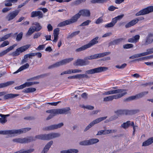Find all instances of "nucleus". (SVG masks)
Here are the masks:
<instances>
[{"label": "nucleus", "mask_w": 153, "mask_h": 153, "mask_svg": "<svg viewBox=\"0 0 153 153\" xmlns=\"http://www.w3.org/2000/svg\"><path fill=\"white\" fill-rule=\"evenodd\" d=\"M153 143V137L150 138L144 142L142 144V146H148Z\"/></svg>", "instance_id": "25"}, {"label": "nucleus", "mask_w": 153, "mask_h": 153, "mask_svg": "<svg viewBox=\"0 0 153 153\" xmlns=\"http://www.w3.org/2000/svg\"><path fill=\"white\" fill-rule=\"evenodd\" d=\"M123 16L124 15L122 14L118 16H117L113 18L112 19L116 23L117 22L118 20H121L123 18Z\"/></svg>", "instance_id": "43"}, {"label": "nucleus", "mask_w": 153, "mask_h": 153, "mask_svg": "<svg viewBox=\"0 0 153 153\" xmlns=\"http://www.w3.org/2000/svg\"><path fill=\"white\" fill-rule=\"evenodd\" d=\"M83 59H78L74 62V65L76 66H83Z\"/></svg>", "instance_id": "34"}, {"label": "nucleus", "mask_w": 153, "mask_h": 153, "mask_svg": "<svg viewBox=\"0 0 153 153\" xmlns=\"http://www.w3.org/2000/svg\"><path fill=\"white\" fill-rule=\"evenodd\" d=\"M103 21V20L102 17H99L98 19L95 22V23L97 24H100L102 23Z\"/></svg>", "instance_id": "55"}, {"label": "nucleus", "mask_w": 153, "mask_h": 153, "mask_svg": "<svg viewBox=\"0 0 153 153\" xmlns=\"http://www.w3.org/2000/svg\"><path fill=\"white\" fill-rule=\"evenodd\" d=\"M82 71L80 69H72V73H80Z\"/></svg>", "instance_id": "63"}, {"label": "nucleus", "mask_w": 153, "mask_h": 153, "mask_svg": "<svg viewBox=\"0 0 153 153\" xmlns=\"http://www.w3.org/2000/svg\"><path fill=\"white\" fill-rule=\"evenodd\" d=\"M152 53H153V48L147 50L146 52L142 53L143 56Z\"/></svg>", "instance_id": "44"}, {"label": "nucleus", "mask_w": 153, "mask_h": 153, "mask_svg": "<svg viewBox=\"0 0 153 153\" xmlns=\"http://www.w3.org/2000/svg\"><path fill=\"white\" fill-rule=\"evenodd\" d=\"M12 1L10 0H6L4 5L6 7H10L12 5Z\"/></svg>", "instance_id": "46"}, {"label": "nucleus", "mask_w": 153, "mask_h": 153, "mask_svg": "<svg viewBox=\"0 0 153 153\" xmlns=\"http://www.w3.org/2000/svg\"><path fill=\"white\" fill-rule=\"evenodd\" d=\"M107 118V117H100L96 119L91 122L85 129L84 131H86L88 130L90 128L93 126L95 124H97L102 121L106 119Z\"/></svg>", "instance_id": "8"}, {"label": "nucleus", "mask_w": 153, "mask_h": 153, "mask_svg": "<svg viewBox=\"0 0 153 153\" xmlns=\"http://www.w3.org/2000/svg\"><path fill=\"white\" fill-rule=\"evenodd\" d=\"M134 45L131 44H127L123 45V48L125 49H128L132 48Z\"/></svg>", "instance_id": "48"}, {"label": "nucleus", "mask_w": 153, "mask_h": 153, "mask_svg": "<svg viewBox=\"0 0 153 153\" xmlns=\"http://www.w3.org/2000/svg\"><path fill=\"white\" fill-rule=\"evenodd\" d=\"M133 127V133H134L135 132L137 131L138 130V127L137 126H134V125L131 126Z\"/></svg>", "instance_id": "59"}, {"label": "nucleus", "mask_w": 153, "mask_h": 153, "mask_svg": "<svg viewBox=\"0 0 153 153\" xmlns=\"http://www.w3.org/2000/svg\"><path fill=\"white\" fill-rule=\"evenodd\" d=\"M78 78L79 77L78 76V74L75 75L69 76L68 77V78L69 79H78Z\"/></svg>", "instance_id": "61"}, {"label": "nucleus", "mask_w": 153, "mask_h": 153, "mask_svg": "<svg viewBox=\"0 0 153 153\" xmlns=\"http://www.w3.org/2000/svg\"><path fill=\"white\" fill-rule=\"evenodd\" d=\"M36 30L34 29L33 26L30 27L26 35L27 36H30Z\"/></svg>", "instance_id": "37"}, {"label": "nucleus", "mask_w": 153, "mask_h": 153, "mask_svg": "<svg viewBox=\"0 0 153 153\" xmlns=\"http://www.w3.org/2000/svg\"><path fill=\"white\" fill-rule=\"evenodd\" d=\"M19 11L17 10L9 13L6 17V19L10 21L14 19L18 14Z\"/></svg>", "instance_id": "14"}, {"label": "nucleus", "mask_w": 153, "mask_h": 153, "mask_svg": "<svg viewBox=\"0 0 153 153\" xmlns=\"http://www.w3.org/2000/svg\"><path fill=\"white\" fill-rule=\"evenodd\" d=\"M78 152V150L77 149H70L60 151L61 153H77Z\"/></svg>", "instance_id": "26"}, {"label": "nucleus", "mask_w": 153, "mask_h": 153, "mask_svg": "<svg viewBox=\"0 0 153 153\" xmlns=\"http://www.w3.org/2000/svg\"><path fill=\"white\" fill-rule=\"evenodd\" d=\"M111 53L110 52H105L95 54L96 59L101 58L109 55Z\"/></svg>", "instance_id": "32"}, {"label": "nucleus", "mask_w": 153, "mask_h": 153, "mask_svg": "<svg viewBox=\"0 0 153 153\" xmlns=\"http://www.w3.org/2000/svg\"><path fill=\"white\" fill-rule=\"evenodd\" d=\"M153 11V6H149L142 9L136 13V16L143 15L148 14Z\"/></svg>", "instance_id": "10"}, {"label": "nucleus", "mask_w": 153, "mask_h": 153, "mask_svg": "<svg viewBox=\"0 0 153 153\" xmlns=\"http://www.w3.org/2000/svg\"><path fill=\"white\" fill-rule=\"evenodd\" d=\"M59 29L58 28H56L55 29L53 30V37L58 38L59 32Z\"/></svg>", "instance_id": "45"}, {"label": "nucleus", "mask_w": 153, "mask_h": 153, "mask_svg": "<svg viewBox=\"0 0 153 153\" xmlns=\"http://www.w3.org/2000/svg\"><path fill=\"white\" fill-rule=\"evenodd\" d=\"M47 28L48 29V31H50L53 30V28L52 25L50 24H49L48 25Z\"/></svg>", "instance_id": "64"}, {"label": "nucleus", "mask_w": 153, "mask_h": 153, "mask_svg": "<svg viewBox=\"0 0 153 153\" xmlns=\"http://www.w3.org/2000/svg\"><path fill=\"white\" fill-rule=\"evenodd\" d=\"M108 69V68L105 67H100L94 69L86 71L85 74H78V79L82 78H88L89 77L87 74H92L95 73H99L105 71Z\"/></svg>", "instance_id": "2"}, {"label": "nucleus", "mask_w": 153, "mask_h": 153, "mask_svg": "<svg viewBox=\"0 0 153 153\" xmlns=\"http://www.w3.org/2000/svg\"><path fill=\"white\" fill-rule=\"evenodd\" d=\"M38 83L37 82H26L24 84L20 85L19 86H17L15 88L17 90H19L22 89L26 86H29L32 85L36 84Z\"/></svg>", "instance_id": "15"}, {"label": "nucleus", "mask_w": 153, "mask_h": 153, "mask_svg": "<svg viewBox=\"0 0 153 153\" xmlns=\"http://www.w3.org/2000/svg\"><path fill=\"white\" fill-rule=\"evenodd\" d=\"M80 16L82 15L84 16H89L90 15V12L88 10H80L78 13Z\"/></svg>", "instance_id": "21"}, {"label": "nucleus", "mask_w": 153, "mask_h": 153, "mask_svg": "<svg viewBox=\"0 0 153 153\" xmlns=\"http://www.w3.org/2000/svg\"><path fill=\"white\" fill-rule=\"evenodd\" d=\"M134 125V122L128 121L126 122L123 123L120 126V127L124 129H126L130 126Z\"/></svg>", "instance_id": "19"}, {"label": "nucleus", "mask_w": 153, "mask_h": 153, "mask_svg": "<svg viewBox=\"0 0 153 153\" xmlns=\"http://www.w3.org/2000/svg\"><path fill=\"white\" fill-rule=\"evenodd\" d=\"M63 126V123H61L53 125L48 126L45 128V129L47 130H54L59 128Z\"/></svg>", "instance_id": "17"}, {"label": "nucleus", "mask_w": 153, "mask_h": 153, "mask_svg": "<svg viewBox=\"0 0 153 153\" xmlns=\"http://www.w3.org/2000/svg\"><path fill=\"white\" fill-rule=\"evenodd\" d=\"M140 36L137 35L133 37L132 38H129L128 39V41L130 43H136L138 42L140 39Z\"/></svg>", "instance_id": "24"}, {"label": "nucleus", "mask_w": 153, "mask_h": 153, "mask_svg": "<svg viewBox=\"0 0 153 153\" xmlns=\"http://www.w3.org/2000/svg\"><path fill=\"white\" fill-rule=\"evenodd\" d=\"M73 59V58H68L64 59L59 62H56L55 64L50 66L49 67V68H54L57 67L61 65H65L72 61Z\"/></svg>", "instance_id": "6"}, {"label": "nucleus", "mask_w": 153, "mask_h": 153, "mask_svg": "<svg viewBox=\"0 0 153 153\" xmlns=\"http://www.w3.org/2000/svg\"><path fill=\"white\" fill-rule=\"evenodd\" d=\"M7 121L6 119L4 118V117H2L0 118V123L4 124Z\"/></svg>", "instance_id": "56"}, {"label": "nucleus", "mask_w": 153, "mask_h": 153, "mask_svg": "<svg viewBox=\"0 0 153 153\" xmlns=\"http://www.w3.org/2000/svg\"><path fill=\"white\" fill-rule=\"evenodd\" d=\"M53 141H51L45 146L41 153H47L48 151L51 146L52 145Z\"/></svg>", "instance_id": "20"}, {"label": "nucleus", "mask_w": 153, "mask_h": 153, "mask_svg": "<svg viewBox=\"0 0 153 153\" xmlns=\"http://www.w3.org/2000/svg\"><path fill=\"white\" fill-rule=\"evenodd\" d=\"M30 45H27L22 46L17 49L16 51L12 52L10 54V55L13 56H18L21 53L24 52L26 50L30 47Z\"/></svg>", "instance_id": "7"}, {"label": "nucleus", "mask_w": 153, "mask_h": 153, "mask_svg": "<svg viewBox=\"0 0 153 153\" xmlns=\"http://www.w3.org/2000/svg\"><path fill=\"white\" fill-rule=\"evenodd\" d=\"M137 23V20H135L134 19L126 24L125 25V27L126 28H129L134 25Z\"/></svg>", "instance_id": "31"}, {"label": "nucleus", "mask_w": 153, "mask_h": 153, "mask_svg": "<svg viewBox=\"0 0 153 153\" xmlns=\"http://www.w3.org/2000/svg\"><path fill=\"white\" fill-rule=\"evenodd\" d=\"M30 128H27L18 130H12L6 131H0V134H18L25 133L29 131Z\"/></svg>", "instance_id": "4"}, {"label": "nucleus", "mask_w": 153, "mask_h": 153, "mask_svg": "<svg viewBox=\"0 0 153 153\" xmlns=\"http://www.w3.org/2000/svg\"><path fill=\"white\" fill-rule=\"evenodd\" d=\"M38 16L39 19L42 18L43 16V14L40 11H33L31 13V17L33 18Z\"/></svg>", "instance_id": "18"}, {"label": "nucleus", "mask_w": 153, "mask_h": 153, "mask_svg": "<svg viewBox=\"0 0 153 153\" xmlns=\"http://www.w3.org/2000/svg\"><path fill=\"white\" fill-rule=\"evenodd\" d=\"M8 52L7 49L4 50L0 53V56H2L6 54Z\"/></svg>", "instance_id": "60"}, {"label": "nucleus", "mask_w": 153, "mask_h": 153, "mask_svg": "<svg viewBox=\"0 0 153 153\" xmlns=\"http://www.w3.org/2000/svg\"><path fill=\"white\" fill-rule=\"evenodd\" d=\"M142 56H143V53H138L134 54L129 57L130 59H134L135 58H137L140 57Z\"/></svg>", "instance_id": "41"}, {"label": "nucleus", "mask_w": 153, "mask_h": 153, "mask_svg": "<svg viewBox=\"0 0 153 153\" xmlns=\"http://www.w3.org/2000/svg\"><path fill=\"white\" fill-rule=\"evenodd\" d=\"M118 118V117L116 115H114L111 116L109 118L108 121H112V120L116 119Z\"/></svg>", "instance_id": "57"}, {"label": "nucleus", "mask_w": 153, "mask_h": 153, "mask_svg": "<svg viewBox=\"0 0 153 153\" xmlns=\"http://www.w3.org/2000/svg\"><path fill=\"white\" fill-rule=\"evenodd\" d=\"M80 33L79 31H75L71 33L70 34H69L67 38L68 39L71 38L72 37L75 36H76L78 35Z\"/></svg>", "instance_id": "38"}, {"label": "nucleus", "mask_w": 153, "mask_h": 153, "mask_svg": "<svg viewBox=\"0 0 153 153\" xmlns=\"http://www.w3.org/2000/svg\"><path fill=\"white\" fill-rule=\"evenodd\" d=\"M83 66L88 65L90 63V62L85 58L83 59Z\"/></svg>", "instance_id": "54"}, {"label": "nucleus", "mask_w": 153, "mask_h": 153, "mask_svg": "<svg viewBox=\"0 0 153 153\" xmlns=\"http://www.w3.org/2000/svg\"><path fill=\"white\" fill-rule=\"evenodd\" d=\"M19 95V94H7L5 95L4 97V98L5 100H7L9 99H11L15 98Z\"/></svg>", "instance_id": "27"}, {"label": "nucleus", "mask_w": 153, "mask_h": 153, "mask_svg": "<svg viewBox=\"0 0 153 153\" xmlns=\"http://www.w3.org/2000/svg\"><path fill=\"white\" fill-rule=\"evenodd\" d=\"M34 151V149H28L27 150L22 151V150H20L21 153H31Z\"/></svg>", "instance_id": "51"}, {"label": "nucleus", "mask_w": 153, "mask_h": 153, "mask_svg": "<svg viewBox=\"0 0 153 153\" xmlns=\"http://www.w3.org/2000/svg\"><path fill=\"white\" fill-rule=\"evenodd\" d=\"M12 33H10L7 34L3 36L0 37V42L4 41V40H6L9 38L11 36Z\"/></svg>", "instance_id": "35"}, {"label": "nucleus", "mask_w": 153, "mask_h": 153, "mask_svg": "<svg viewBox=\"0 0 153 153\" xmlns=\"http://www.w3.org/2000/svg\"><path fill=\"white\" fill-rule=\"evenodd\" d=\"M41 35V33L40 32H38L33 35V39H36L39 37Z\"/></svg>", "instance_id": "58"}, {"label": "nucleus", "mask_w": 153, "mask_h": 153, "mask_svg": "<svg viewBox=\"0 0 153 153\" xmlns=\"http://www.w3.org/2000/svg\"><path fill=\"white\" fill-rule=\"evenodd\" d=\"M14 83L13 81H10L4 83L0 84V88H4L11 85Z\"/></svg>", "instance_id": "30"}, {"label": "nucleus", "mask_w": 153, "mask_h": 153, "mask_svg": "<svg viewBox=\"0 0 153 153\" xmlns=\"http://www.w3.org/2000/svg\"><path fill=\"white\" fill-rule=\"evenodd\" d=\"M117 130L116 129L107 130L104 129L101 130L98 132L97 134H109L116 133Z\"/></svg>", "instance_id": "16"}, {"label": "nucleus", "mask_w": 153, "mask_h": 153, "mask_svg": "<svg viewBox=\"0 0 153 153\" xmlns=\"http://www.w3.org/2000/svg\"><path fill=\"white\" fill-rule=\"evenodd\" d=\"M99 39V37L98 36H97L94 39H93L91 40L90 42L87 44V45L88 48H90L91 47L93 46L95 44H96L98 43V39Z\"/></svg>", "instance_id": "22"}, {"label": "nucleus", "mask_w": 153, "mask_h": 153, "mask_svg": "<svg viewBox=\"0 0 153 153\" xmlns=\"http://www.w3.org/2000/svg\"><path fill=\"white\" fill-rule=\"evenodd\" d=\"M17 45V44H15L13 45L12 46H10L8 48H7L6 49L8 53L10 51L12 50Z\"/></svg>", "instance_id": "52"}, {"label": "nucleus", "mask_w": 153, "mask_h": 153, "mask_svg": "<svg viewBox=\"0 0 153 153\" xmlns=\"http://www.w3.org/2000/svg\"><path fill=\"white\" fill-rule=\"evenodd\" d=\"M11 9V8L10 7H5L2 10L3 13H5Z\"/></svg>", "instance_id": "62"}, {"label": "nucleus", "mask_w": 153, "mask_h": 153, "mask_svg": "<svg viewBox=\"0 0 153 153\" xmlns=\"http://www.w3.org/2000/svg\"><path fill=\"white\" fill-rule=\"evenodd\" d=\"M91 22V21L90 20H88L86 21H85L81 24L80 26H84L85 25H88Z\"/></svg>", "instance_id": "53"}, {"label": "nucleus", "mask_w": 153, "mask_h": 153, "mask_svg": "<svg viewBox=\"0 0 153 153\" xmlns=\"http://www.w3.org/2000/svg\"><path fill=\"white\" fill-rule=\"evenodd\" d=\"M34 28L36 31H38L41 30L42 28V27L40 25L39 23L37 22H35L33 24Z\"/></svg>", "instance_id": "29"}, {"label": "nucleus", "mask_w": 153, "mask_h": 153, "mask_svg": "<svg viewBox=\"0 0 153 153\" xmlns=\"http://www.w3.org/2000/svg\"><path fill=\"white\" fill-rule=\"evenodd\" d=\"M125 95V94H117L116 95L108 96L103 98V101L108 102L114 99H117Z\"/></svg>", "instance_id": "12"}, {"label": "nucleus", "mask_w": 153, "mask_h": 153, "mask_svg": "<svg viewBox=\"0 0 153 153\" xmlns=\"http://www.w3.org/2000/svg\"><path fill=\"white\" fill-rule=\"evenodd\" d=\"M116 23L112 19V21L110 23H108L105 25V27H113Z\"/></svg>", "instance_id": "39"}, {"label": "nucleus", "mask_w": 153, "mask_h": 153, "mask_svg": "<svg viewBox=\"0 0 153 153\" xmlns=\"http://www.w3.org/2000/svg\"><path fill=\"white\" fill-rule=\"evenodd\" d=\"M88 47L87 45H85L77 49L76 51V52H80L84 50H86V49L88 48Z\"/></svg>", "instance_id": "40"}, {"label": "nucleus", "mask_w": 153, "mask_h": 153, "mask_svg": "<svg viewBox=\"0 0 153 153\" xmlns=\"http://www.w3.org/2000/svg\"><path fill=\"white\" fill-rule=\"evenodd\" d=\"M23 35V33L22 32H20L17 36L16 38V41H20L22 38Z\"/></svg>", "instance_id": "50"}, {"label": "nucleus", "mask_w": 153, "mask_h": 153, "mask_svg": "<svg viewBox=\"0 0 153 153\" xmlns=\"http://www.w3.org/2000/svg\"><path fill=\"white\" fill-rule=\"evenodd\" d=\"M97 138H92L89 140H86L80 142L79 144L82 146H89L96 143L99 142Z\"/></svg>", "instance_id": "9"}, {"label": "nucleus", "mask_w": 153, "mask_h": 153, "mask_svg": "<svg viewBox=\"0 0 153 153\" xmlns=\"http://www.w3.org/2000/svg\"><path fill=\"white\" fill-rule=\"evenodd\" d=\"M36 56V54L35 53H30L25 55V58H32V56Z\"/></svg>", "instance_id": "47"}, {"label": "nucleus", "mask_w": 153, "mask_h": 153, "mask_svg": "<svg viewBox=\"0 0 153 153\" xmlns=\"http://www.w3.org/2000/svg\"><path fill=\"white\" fill-rule=\"evenodd\" d=\"M79 17L80 16L77 13L73 16L71 19L60 22L58 25V26L59 27H62L74 23L77 21Z\"/></svg>", "instance_id": "5"}, {"label": "nucleus", "mask_w": 153, "mask_h": 153, "mask_svg": "<svg viewBox=\"0 0 153 153\" xmlns=\"http://www.w3.org/2000/svg\"><path fill=\"white\" fill-rule=\"evenodd\" d=\"M60 134H39L35 137H28L24 138H17L13 140L14 142L20 143H27L38 139L49 140L60 136Z\"/></svg>", "instance_id": "1"}, {"label": "nucleus", "mask_w": 153, "mask_h": 153, "mask_svg": "<svg viewBox=\"0 0 153 153\" xmlns=\"http://www.w3.org/2000/svg\"><path fill=\"white\" fill-rule=\"evenodd\" d=\"M126 91L127 90L126 89H119L105 92L103 94L107 95L117 94H120L124 93L125 95L127 93Z\"/></svg>", "instance_id": "11"}, {"label": "nucleus", "mask_w": 153, "mask_h": 153, "mask_svg": "<svg viewBox=\"0 0 153 153\" xmlns=\"http://www.w3.org/2000/svg\"><path fill=\"white\" fill-rule=\"evenodd\" d=\"M153 34H149L146 38V40L144 45H147L149 44L152 43L153 42Z\"/></svg>", "instance_id": "23"}, {"label": "nucleus", "mask_w": 153, "mask_h": 153, "mask_svg": "<svg viewBox=\"0 0 153 153\" xmlns=\"http://www.w3.org/2000/svg\"><path fill=\"white\" fill-rule=\"evenodd\" d=\"M148 93V92H143L138 94L136 95V97H137V99L141 98L143 97L144 95L147 94Z\"/></svg>", "instance_id": "42"}, {"label": "nucleus", "mask_w": 153, "mask_h": 153, "mask_svg": "<svg viewBox=\"0 0 153 153\" xmlns=\"http://www.w3.org/2000/svg\"><path fill=\"white\" fill-rule=\"evenodd\" d=\"M36 91V89L34 88H26L23 90V92L25 93L32 92Z\"/></svg>", "instance_id": "36"}, {"label": "nucleus", "mask_w": 153, "mask_h": 153, "mask_svg": "<svg viewBox=\"0 0 153 153\" xmlns=\"http://www.w3.org/2000/svg\"><path fill=\"white\" fill-rule=\"evenodd\" d=\"M123 39L120 38L114 40L110 43V45L119 44L123 40Z\"/></svg>", "instance_id": "33"}, {"label": "nucleus", "mask_w": 153, "mask_h": 153, "mask_svg": "<svg viewBox=\"0 0 153 153\" xmlns=\"http://www.w3.org/2000/svg\"><path fill=\"white\" fill-rule=\"evenodd\" d=\"M136 111H129L126 110H117L115 112V113L117 116H120L124 114L127 115L130 114L131 113L135 114L136 113Z\"/></svg>", "instance_id": "13"}, {"label": "nucleus", "mask_w": 153, "mask_h": 153, "mask_svg": "<svg viewBox=\"0 0 153 153\" xmlns=\"http://www.w3.org/2000/svg\"><path fill=\"white\" fill-rule=\"evenodd\" d=\"M29 66V65L28 63H26L24 65H22L14 73V74H16L18 72L22 71L27 68Z\"/></svg>", "instance_id": "28"}, {"label": "nucleus", "mask_w": 153, "mask_h": 153, "mask_svg": "<svg viewBox=\"0 0 153 153\" xmlns=\"http://www.w3.org/2000/svg\"><path fill=\"white\" fill-rule=\"evenodd\" d=\"M9 44V42L7 40L4 41L0 45V48H3L8 45Z\"/></svg>", "instance_id": "49"}, {"label": "nucleus", "mask_w": 153, "mask_h": 153, "mask_svg": "<svg viewBox=\"0 0 153 153\" xmlns=\"http://www.w3.org/2000/svg\"><path fill=\"white\" fill-rule=\"evenodd\" d=\"M70 110L69 107H66L61 109H51L46 111V112L50 114L47 117L46 120H49L58 114H65Z\"/></svg>", "instance_id": "3"}]
</instances>
